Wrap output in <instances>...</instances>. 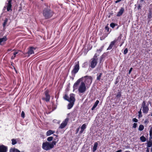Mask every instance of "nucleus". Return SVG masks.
Instances as JSON below:
<instances>
[{
  "mask_svg": "<svg viewBox=\"0 0 152 152\" xmlns=\"http://www.w3.org/2000/svg\"><path fill=\"white\" fill-rule=\"evenodd\" d=\"M80 129V127H79L77 130V132L76 133H77L79 131Z\"/></svg>",
  "mask_w": 152,
  "mask_h": 152,
  "instance_id": "c03bdc74",
  "label": "nucleus"
},
{
  "mask_svg": "<svg viewBox=\"0 0 152 152\" xmlns=\"http://www.w3.org/2000/svg\"><path fill=\"white\" fill-rule=\"evenodd\" d=\"M124 11V8L122 7L120 9L119 11L118 12L117 15V16H120L122 15Z\"/></svg>",
  "mask_w": 152,
  "mask_h": 152,
  "instance_id": "2eb2a0df",
  "label": "nucleus"
},
{
  "mask_svg": "<svg viewBox=\"0 0 152 152\" xmlns=\"http://www.w3.org/2000/svg\"><path fill=\"white\" fill-rule=\"evenodd\" d=\"M64 98L69 102H74L75 100V95L73 94H70L69 96L66 95L64 96Z\"/></svg>",
  "mask_w": 152,
  "mask_h": 152,
  "instance_id": "39448f33",
  "label": "nucleus"
},
{
  "mask_svg": "<svg viewBox=\"0 0 152 152\" xmlns=\"http://www.w3.org/2000/svg\"><path fill=\"white\" fill-rule=\"evenodd\" d=\"M45 97H42V99L45 101L47 102H49L50 99V96L49 94V91L46 90L45 92Z\"/></svg>",
  "mask_w": 152,
  "mask_h": 152,
  "instance_id": "1a4fd4ad",
  "label": "nucleus"
},
{
  "mask_svg": "<svg viewBox=\"0 0 152 152\" xmlns=\"http://www.w3.org/2000/svg\"><path fill=\"white\" fill-rule=\"evenodd\" d=\"M54 132L55 131L50 130L47 132L46 134L47 136H49L51 134H53Z\"/></svg>",
  "mask_w": 152,
  "mask_h": 152,
  "instance_id": "a211bd4d",
  "label": "nucleus"
},
{
  "mask_svg": "<svg viewBox=\"0 0 152 152\" xmlns=\"http://www.w3.org/2000/svg\"><path fill=\"white\" fill-rule=\"evenodd\" d=\"M142 109L143 113H147L149 110V108L148 104H146V102L145 101L143 102L142 104L141 108Z\"/></svg>",
  "mask_w": 152,
  "mask_h": 152,
  "instance_id": "423d86ee",
  "label": "nucleus"
},
{
  "mask_svg": "<svg viewBox=\"0 0 152 152\" xmlns=\"http://www.w3.org/2000/svg\"><path fill=\"white\" fill-rule=\"evenodd\" d=\"M7 40L6 36H4L2 38H0V45H2V43H4Z\"/></svg>",
  "mask_w": 152,
  "mask_h": 152,
  "instance_id": "dca6fc26",
  "label": "nucleus"
},
{
  "mask_svg": "<svg viewBox=\"0 0 152 152\" xmlns=\"http://www.w3.org/2000/svg\"><path fill=\"white\" fill-rule=\"evenodd\" d=\"M102 75V73H100L99 75H97V80H99L100 79V78Z\"/></svg>",
  "mask_w": 152,
  "mask_h": 152,
  "instance_id": "393cba45",
  "label": "nucleus"
},
{
  "mask_svg": "<svg viewBox=\"0 0 152 152\" xmlns=\"http://www.w3.org/2000/svg\"><path fill=\"white\" fill-rule=\"evenodd\" d=\"M79 69V62L75 63V64L74 66V68L72 71V75H75L76 73L77 72Z\"/></svg>",
  "mask_w": 152,
  "mask_h": 152,
  "instance_id": "6e6552de",
  "label": "nucleus"
},
{
  "mask_svg": "<svg viewBox=\"0 0 152 152\" xmlns=\"http://www.w3.org/2000/svg\"><path fill=\"white\" fill-rule=\"evenodd\" d=\"M140 7V6H138L139 8Z\"/></svg>",
  "mask_w": 152,
  "mask_h": 152,
  "instance_id": "5fc2aeb1",
  "label": "nucleus"
},
{
  "mask_svg": "<svg viewBox=\"0 0 152 152\" xmlns=\"http://www.w3.org/2000/svg\"><path fill=\"white\" fill-rule=\"evenodd\" d=\"M7 147L3 145H0V152H7Z\"/></svg>",
  "mask_w": 152,
  "mask_h": 152,
  "instance_id": "f8f14e48",
  "label": "nucleus"
},
{
  "mask_svg": "<svg viewBox=\"0 0 152 152\" xmlns=\"http://www.w3.org/2000/svg\"><path fill=\"white\" fill-rule=\"evenodd\" d=\"M151 13H149L148 15V18H151Z\"/></svg>",
  "mask_w": 152,
  "mask_h": 152,
  "instance_id": "58836bf2",
  "label": "nucleus"
},
{
  "mask_svg": "<svg viewBox=\"0 0 152 152\" xmlns=\"http://www.w3.org/2000/svg\"><path fill=\"white\" fill-rule=\"evenodd\" d=\"M12 144L13 145H14L17 143L16 140L15 139H12Z\"/></svg>",
  "mask_w": 152,
  "mask_h": 152,
  "instance_id": "a878e982",
  "label": "nucleus"
},
{
  "mask_svg": "<svg viewBox=\"0 0 152 152\" xmlns=\"http://www.w3.org/2000/svg\"><path fill=\"white\" fill-rule=\"evenodd\" d=\"M146 152H149V149L147 148Z\"/></svg>",
  "mask_w": 152,
  "mask_h": 152,
  "instance_id": "a18cd8bd",
  "label": "nucleus"
},
{
  "mask_svg": "<svg viewBox=\"0 0 152 152\" xmlns=\"http://www.w3.org/2000/svg\"><path fill=\"white\" fill-rule=\"evenodd\" d=\"M121 1V0H118L117 1H115V3H118V2H120V1Z\"/></svg>",
  "mask_w": 152,
  "mask_h": 152,
  "instance_id": "79ce46f5",
  "label": "nucleus"
},
{
  "mask_svg": "<svg viewBox=\"0 0 152 152\" xmlns=\"http://www.w3.org/2000/svg\"><path fill=\"white\" fill-rule=\"evenodd\" d=\"M105 29L106 30H107L108 31H109V28L107 26H106L105 27Z\"/></svg>",
  "mask_w": 152,
  "mask_h": 152,
  "instance_id": "a19ab883",
  "label": "nucleus"
},
{
  "mask_svg": "<svg viewBox=\"0 0 152 152\" xmlns=\"http://www.w3.org/2000/svg\"><path fill=\"white\" fill-rule=\"evenodd\" d=\"M70 103L68 104V109H71L73 106L74 102H69Z\"/></svg>",
  "mask_w": 152,
  "mask_h": 152,
  "instance_id": "412c9836",
  "label": "nucleus"
},
{
  "mask_svg": "<svg viewBox=\"0 0 152 152\" xmlns=\"http://www.w3.org/2000/svg\"><path fill=\"white\" fill-rule=\"evenodd\" d=\"M141 1H144V0H141Z\"/></svg>",
  "mask_w": 152,
  "mask_h": 152,
  "instance_id": "864d4df0",
  "label": "nucleus"
},
{
  "mask_svg": "<svg viewBox=\"0 0 152 152\" xmlns=\"http://www.w3.org/2000/svg\"><path fill=\"white\" fill-rule=\"evenodd\" d=\"M68 121L69 118H66L61 124L60 125V126L59 127V128L61 129H62L64 128L67 125Z\"/></svg>",
  "mask_w": 152,
  "mask_h": 152,
  "instance_id": "9b49d317",
  "label": "nucleus"
},
{
  "mask_svg": "<svg viewBox=\"0 0 152 152\" xmlns=\"http://www.w3.org/2000/svg\"><path fill=\"white\" fill-rule=\"evenodd\" d=\"M151 152H152V148H151Z\"/></svg>",
  "mask_w": 152,
  "mask_h": 152,
  "instance_id": "603ef678",
  "label": "nucleus"
},
{
  "mask_svg": "<svg viewBox=\"0 0 152 152\" xmlns=\"http://www.w3.org/2000/svg\"><path fill=\"white\" fill-rule=\"evenodd\" d=\"M148 121L147 120H146L145 121V123H148Z\"/></svg>",
  "mask_w": 152,
  "mask_h": 152,
  "instance_id": "09e8293b",
  "label": "nucleus"
},
{
  "mask_svg": "<svg viewBox=\"0 0 152 152\" xmlns=\"http://www.w3.org/2000/svg\"><path fill=\"white\" fill-rule=\"evenodd\" d=\"M104 45H103V46H102L101 47V48H100V49H97V51L98 52H101V51L104 48Z\"/></svg>",
  "mask_w": 152,
  "mask_h": 152,
  "instance_id": "bb28decb",
  "label": "nucleus"
},
{
  "mask_svg": "<svg viewBox=\"0 0 152 152\" xmlns=\"http://www.w3.org/2000/svg\"><path fill=\"white\" fill-rule=\"evenodd\" d=\"M122 151L121 150H119L116 151L115 152H122Z\"/></svg>",
  "mask_w": 152,
  "mask_h": 152,
  "instance_id": "37998d69",
  "label": "nucleus"
},
{
  "mask_svg": "<svg viewBox=\"0 0 152 152\" xmlns=\"http://www.w3.org/2000/svg\"><path fill=\"white\" fill-rule=\"evenodd\" d=\"M124 42H123L121 43V44L120 45V47H121L122 45L124 43Z\"/></svg>",
  "mask_w": 152,
  "mask_h": 152,
  "instance_id": "de8ad7c7",
  "label": "nucleus"
},
{
  "mask_svg": "<svg viewBox=\"0 0 152 152\" xmlns=\"http://www.w3.org/2000/svg\"><path fill=\"white\" fill-rule=\"evenodd\" d=\"M36 50V48L33 47H29L28 49L27 53L25 54L26 56L29 57L30 55L34 54V50Z\"/></svg>",
  "mask_w": 152,
  "mask_h": 152,
  "instance_id": "0eeeda50",
  "label": "nucleus"
},
{
  "mask_svg": "<svg viewBox=\"0 0 152 152\" xmlns=\"http://www.w3.org/2000/svg\"><path fill=\"white\" fill-rule=\"evenodd\" d=\"M82 78H81L78 79L74 83L73 86V91L77 89L80 93H83L86 91V87L85 83L83 82L80 83Z\"/></svg>",
  "mask_w": 152,
  "mask_h": 152,
  "instance_id": "f257e3e1",
  "label": "nucleus"
},
{
  "mask_svg": "<svg viewBox=\"0 0 152 152\" xmlns=\"http://www.w3.org/2000/svg\"><path fill=\"white\" fill-rule=\"evenodd\" d=\"M98 145V143L97 142H96L94 143L93 149V151L94 152H95L96 150Z\"/></svg>",
  "mask_w": 152,
  "mask_h": 152,
  "instance_id": "aec40b11",
  "label": "nucleus"
},
{
  "mask_svg": "<svg viewBox=\"0 0 152 152\" xmlns=\"http://www.w3.org/2000/svg\"><path fill=\"white\" fill-rule=\"evenodd\" d=\"M124 152H130L129 151H126Z\"/></svg>",
  "mask_w": 152,
  "mask_h": 152,
  "instance_id": "3c124183",
  "label": "nucleus"
},
{
  "mask_svg": "<svg viewBox=\"0 0 152 152\" xmlns=\"http://www.w3.org/2000/svg\"><path fill=\"white\" fill-rule=\"evenodd\" d=\"M53 137H50L47 138V140L48 141H51L53 139Z\"/></svg>",
  "mask_w": 152,
  "mask_h": 152,
  "instance_id": "7c9ffc66",
  "label": "nucleus"
},
{
  "mask_svg": "<svg viewBox=\"0 0 152 152\" xmlns=\"http://www.w3.org/2000/svg\"><path fill=\"white\" fill-rule=\"evenodd\" d=\"M86 128V125L85 124H83L81 127V131L80 132V134H82L85 129Z\"/></svg>",
  "mask_w": 152,
  "mask_h": 152,
  "instance_id": "f3484780",
  "label": "nucleus"
},
{
  "mask_svg": "<svg viewBox=\"0 0 152 152\" xmlns=\"http://www.w3.org/2000/svg\"><path fill=\"white\" fill-rule=\"evenodd\" d=\"M56 143L55 141H53L51 143L45 142L43 143L42 148L45 150H49L53 148L54 146L56 145Z\"/></svg>",
  "mask_w": 152,
  "mask_h": 152,
  "instance_id": "f03ea898",
  "label": "nucleus"
},
{
  "mask_svg": "<svg viewBox=\"0 0 152 152\" xmlns=\"http://www.w3.org/2000/svg\"><path fill=\"white\" fill-rule=\"evenodd\" d=\"M15 56H12V57H11V59H14L15 58Z\"/></svg>",
  "mask_w": 152,
  "mask_h": 152,
  "instance_id": "49530a36",
  "label": "nucleus"
},
{
  "mask_svg": "<svg viewBox=\"0 0 152 152\" xmlns=\"http://www.w3.org/2000/svg\"><path fill=\"white\" fill-rule=\"evenodd\" d=\"M128 52V50L127 48H126L124 50V54H126Z\"/></svg>",
  "mask_w": 152,
  "mask_h": 152,
  "instance_id": "473e14b6",
  "label": "nucleus"
},
{
  "mask_svg": "<svg viewBox=\"0 0 152 152\" xmlns=\"http://www.w3.org/2000/svg\"><path fill=\"white\" fill-rule=\"evenodd\" d=\"M19 50L17 52H14L13 53V55L14 56H15L18 53L19 51Z\"/></svg>",
  "mask_w": 152,
  "mask_h": 152,
  "instance_id": "4c0bfd02",
  "label": "nucleus"
},
{
  "mask_svg": "<svg viewBox=\"0 0 152 152\" xmlns=\"http://www.w3.org/2000/svg\"><path fill=\"white\" fill-rule=\"evenodd\" d=\"M99 55L97 53L95 54L93 57L91 59L90 62V66L92 68H94L95 67L97 63L98 60V56Z\"/></svg>",
  "mask_w": 152,
  "mask_h": 152,
  "instance_id": "20e7f679",
  "label": "nucleus"
},
{
  "mask_svg": "<svg viewBox=\"0 0 152 152\" xmlns=\"http://www.w3.org/2000/svg\"><path fill=\"white\" fill-rule=\"evenodd\" d=\"M117 41V40L115 39L113 41H112L108 47V48L107 49V50H111L114 45H115V43Z\"/></svg>",
  "mask_w": 152,
  "mask_h": 152,
  "instance_id": "ddd939ff",
  "label": "nucleus"
},
{
  "mask_svg": "<svg viewBox=\"0 0 152 152\" xmlns=\"http://www.w3.org/2000/svg\"><path fill=\"white\" fill-rule=\"evenodd\" d=\"M8 20L7 18H6L5 19V20L3 24V26L4 27L5 26V25H6L8 21Z\"/></svg>",
  "mask_w": 152,
  "mask_h": 152,
  "instance_id": "cd10ccee",
  "label": "nucleus"
},
{
  "mask_svg": "<svg viewBox=\"0 0 152 152\" xmlns=\"http://www.w3.org/2000/svg\"><path fill=\"white\" fill-rule=\"evenodd\" d=\"M115 25L114 23H112L110 24V26L112 28H113L115 26Z\"/></svg>",
  "mask_w": 152,
  "mask_h": 152,
  "instance_id": "72a5a7b5",
  "label": "nucleus"
},
{
  "mask_svg": "<svg viewBox=\"0 0 152 152\" xmlns=\"http://www.w3.org/2000/svg\"><path fill=\"white\" fill-rule=\"evenodd\" d=\"M121 96V94L120 92H118L116 96V97L117 98H120Z\"/></svg>",
  "mask_w": 152,
  "mask_h": 152,
  "instance_id": "c85d7f7f",
  "label": "nucleus"
},
{
  "mask_svg": "<svg viewBox=\"0 0 152 152\" xmlns=\"http://www.w3.org/2000/svg\"><path fill=\"white\" fill-rule=\"evenodd\" d=\"M10 152H20V151L16 149H11L10 150Z\"/></svg>",
  "mask_w": 152,
  "mask_h": 152,
  "instance_id": "4be33fe9",
  "label": "nucleus"
},
{
  "mask_svg": "<svg viewBox=\"0 0 152 152\" xmlns=\"http://www.w3.org/2000/svg\"><path fill=\"white\" fill-rule=\"evenodd\" d=\"M133 121L134 122H138V120L136 118H134L133 119Z\"/></svg>",
  "mask_w": 152,
  "mask_h": 152,
  "instance_id": "e433bc0d",
  "label": "nucleus"
},
{
  "mask_svg": "<svg viewBox=\"0 0 152 152\" xmlns=\"http://www.w3.org/2000/svg\"><path fill=\"white\" fill-rule=\"evenodd\" d=\"M12 0H9L8 1V3L7 4V10L8 11H9L10 10H11L12 5H11V2Z\"/></svg>",
  "mask_w": 152,
  "mask_h": 152,
  "instance_id": "4468645a",
  "label": "nucleus"
},
{
  "mask_svg": "<svg viewBox=\"0 0 152 152\" xmlns=\"http://www.w3.org/2000/svg\"><path fill=\"white\" fill-rule=\"evenodd\" d=\"M144 128V126L142 125H140L139 126V130L140 131H142Z\"/></svg>",
  "mask_w": 152,
  "mask_h": 152,
  "instance_id": "5701e85b",
  "label": "nucleus"
},
{
  "mask_svg": "<svg viewBox=\"0 0 152 152\" xmlns=\"http://www.w3.org/2000/svg\"><path fill=\"white\" fill-rule=\"evenodd\" d=\"M132 68H131L129 71V74H130L132 70Z\"/></svg>",
  "mask_w": 152,
  "mask_h": 152,
  "instance_id": "ea45409f",
  "label": "nucleus"
},
{
  "mask_svg": "<svg viewBox=\"0 0 152 152\" xmlns=\"http://www.w3.org/2000/svg\"><path fill=\"white\" fill-rule=\"evenodd\" d=\"M99 100H96V102H95L94 104L93 107L91 108L92 110H93L97 106L98 104L99 103Z\"/></svg>",
  "mask_w": 152,
  "mask_h": 152,
  "instance_id": "6ab92c4d",
  "label": "nucleus"
},
{
  "mask_svg": "<svg viewBox=\"0 0 152 152\" xmlns=\"http://www.w3.org/2000/svg\"><path fill=\"white\" fill-rule=\"evenodd\" d=\"M152 145V142H151L149 141L147 143V147H151Z\"/></svg>",
  "mask_w": 152,
  "mask_h": 152,
  "instance_id": "c756f323",
  "label": "nucleus"
},
{
  "mask_svg": "<svg viewBox=\"0 0 152 152\" xmlns=\"http://www.w3.org/2000/svg\"><path fill=\"white\" fill-rule=\"evenodd\" d=\"M121 37H118V39H121Z\"/></svg>",
  "mask_w": 152,
  "mask_h": 152,
  "instance_id": "8fccbe9b",
  "label": "nucleus"
},
{
  "mask_svg": "<svg viewBox=\"0 0 152 152\" xmlns=\"http://www.w3.org/2000/svg\"><path fill=\"white\" fill-rule=\"evenodd\" d=\"M43 14L45 18L47 19L51 17L53 15V13L50 10L49 7H47L44 9Z\"/></svg>",
  "mask_w": 152,
  "mask_h": 152,
  "instance_id": "7ed1b4c3",
  "label": "nucleus"
},
{
  "mask_svg": "<svg viewBox=\"0 0 152 152\" xmlns=\"http://www.w3.org/2000/svg\"><path fill=\"white\" fill-rule=\"evenodd\" d=\"M140 139L142 142H144L146 141L145 138L143 136H142L140 137Z\"/></svg>",
  "mask_w": 152,
  "mask_h": 152,
  "instance_id": "b1692460",
  "label": "nucleus"
},
{
  "mask_svg": "<svg viewBox=\"0 0 152 152\" xmlns=\"http://www.w3.org/2000/svg\"><path fill=\"white\" fill-rule=\"evenodd\" d=\"M137 124L136 123H134L133 124V127L134 128H136L137 127Z\"/></svg>",
  "mask_w": 152,
  "mask_h": 152,
  "instance_id": "c9c22d12",
  "label": "nucleus"
},
{
  "mask_svg": "<svg viewBox=\"0 0 152 152\" xmlns=\"http://www.w3.org/2000/svg\"><path fill=\"white\" fill-rule=\"evenodd\" d=\"M84 77L85 78V82L87 85V86H89L92 82L91 77L90 76H86L85 77Z\"/></svg>",
  "mask_w": 152,
  "mask_h": 152,
  "instance_id": "9d476101",
  "label": "nucleus"
},
{
  "mask_svg": "<svg viewBox=\"0 0 152 152\" xmlns=\"http://www.w3.org/2000/svg\"><path fill=\"white\" fill-rule=\"evenodd\" d=\"M141 108L140 110L138 112V113H139L138 116L139 117H141L142 116V112H141Z\"/></svg>",
  "mask_w": 152,
  "mask_h": 152,
  "instance_id": "2f4dec72",
  "label": "nucleus"
},
{
  "mask_svg": "<svg viewBox=\"0 0 152 152\" xmlns=\"http://www.w3.org/2000/svg\"><path fill=\"white\" fill-rule=\"evenodd\" d=\"M21 116L23 118H24L25 117V113L23 111H22L21 113Z\"/></svg>",
  "mask_w": 152,
  "mask_h": 152,
  "instance_id": "f704fd0d",
  "label": "nucleus"
}]
</instances>
